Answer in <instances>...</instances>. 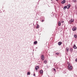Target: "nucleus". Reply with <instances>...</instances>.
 <instances>
[{"mask_svg":"<svg viewBox=\"0 0 77 77\" xmlns=\"http://www.w3.org/2000/svg\"><path fill=\"white\" fill-rule=\"evenodd\" d=\"M73 48L75 49H76V48H77V47H76V46H75V45H74Z\"/></svg>","mask_w":77,"mask_h":77,"instance_id":"7","label":"nucleus"},{"mask_svg":"<svg viewBox=\"0 0 77 77\" xmlns=\"http://www.w3.org/2000/svg\"><path fill=\"white\" fill-rule=\"evenodd\" d=\"M66 50L67 51H69V48H66Z\"/></svg>","mask_w":77,"mask_h":77,"instance_id":"15","label":"nucleus"},{"mask_svg":"<svg viewBox=\"0 0 77 77\" xmlns=\"http://www.w3.org/2000/svg\"><path fill=\"white\" fill-rule=\"evenodd\" d=\"M27 75H30V72H28L27 73Z\"/></svg>","mask_w":77,"mask_h":77,"instance_id":"14","label":"nucleus"},{"mask_svg":"<svg viewBox=\"0 0 77 77\" xmlns=\"http://www.w3.org/2000/svg\"><path fill=\"white\" fill-rule=\"evenodd\" d=\"M74 37L76 38L77 37V35H74Z\"/></svg>","mask_w":77,"mask_h":77,"instance_id":"17","label":"nucleus"},{"mask_svg":"<svg viewBox=\"0 0 77 77\" xmlns=\"http://www.w3.org/2000/svg\"><path fill=\"white\" fill-rule=\"evenodd\" d=\"M40 73H41V74H42L43 73V70H41L40 71Z\"/></svg>","mask_w":77,"mask_h":77,"instance_id":"9","label":"nucleus"},{"mask_svg":"<svg viewBox=\"0 0 77 77\" xmlns=\"http://www.w3.org/2000/svg\"><path fill=\"white\" fill-rule=\"evenodd\" d=\"M73 2H76V0H73Z\"/></svg>","mask_w":77,"mask_h":77,"instance_id":"20","label":"nucleus"},{"mask_svg":"<svg viewBox=\"0 0 77 77\" xmlns=\"http://www.w3.org/2000/svg\"><path fill=\"white\" fill-rule=\"evenodd\" d=\"M68 69L70 71V70H71L72 69V68H68Z\"/></svg>","mask_w":77,"mask_h":77,"instance_id":"13","label":"nucleus"},{"mask_svg":"<svg viewBox=\"0 0 77 77\" xmlns=\"http://www.w3.org/2000/svg\"><path fill=\"white\" fill-rule=\"evenodd\" d=\"M64 23V21H62L61 22V23Z\"/></svg>","mask_w":77,"mask_h":77,"instance_id":"23","label":"nucleus"},{"mask_svg":"<svg viewBox=\"0 0 77 77\" xmlns=\"http://www.w3.org/2000/svg\"><path fill=\"white\" fill-rule=\"evenodd\" d=\"M39 26L38 25H37V26L36 27V28H37V29H38V28H39Z\"/></svg>","mask_w":77,"mask_h":77,"instance_id":"21","label":"nucleus"},{"mask_svg":"<svg viewBox=\"0 0 77 77\" xmlns=\"http://www.w3.org/2000/svg\"><path fill=\"white\" fill-rule=\"evenodd\" d=\"M73 22H74V19H71L69 21V23L71 24V23H73Z\"/></svg>","mask_w":77,"mask_h":77,"instance_id":"1","label":"nucleus"},{"mask_svg":"<svg viewBox=\"0 0 77 77\" xmlns=\"http://www.w3.org/2000/svg\"><path fill=\"white\" fill-rule=\"evenodd\" d=\"M59 0H56V1H58Z\"/></svg>","mask_w":77,"mask_h":77,"instance_id":"29","label":"nucleus"},{"mask_svg":"<svg viewBox=\"0 0 77 77\" xmlns=\"http://www.w3.org/2000/svg\"><path fill=\"white\" fill-rule=\"evenodd\" d=\"M71 5L69 4L66 6V8L67 9H69V7H70Z\"/></svg>","mask_w":77,"mask_h":77,"instance_id":"3","label":"nucleus"},{"mask_svg":"<svg viewBox=\"0 0 77 77\" xmlns=\"http://www.w3.org/2000/svg\"><path fill=\"white\" fill-rule=\"evenodd\" d=\"M42 22H44V20H42Z\"/></svg>","mask_w":77,"mask_h":77,"instance_id":"28","label":"nucleus"},{"mask_svg":"<svg viewBox=\"0 0 77 77\" xmlns=\"http://www.w3.org/2000/svg\"><path fill=\"white\" fill-rule=\"evenodd\" d=\"M33 76H34V77H35V74H33Z\"/></svg>","mask_w":77,"mask_h":77,"instance_id":"25","label":"nucleus"},{"mask_svg":"<svg viewBox=\"0 0 77 77\" xmlns=\"http://www.w3.org/2000/svg\"><path fill=\"white\" fill-rule=\"evenodd\" d=\"M76 27H73L72 29V30H73V31H75V30H76Z\"/></svg>","mask_w":77,"mask_h":77,"instance_id":"4","label":"nucleus"},{"mask_svg":"<svg viewBox=\"0 0 77 77\" xmlns=\"http://www.w3.org/2000/svg\"><path fill=\"white\" fill-rule=\"evenodd\" d=\"M37 43H38V42H37V41H35L34 42V44H37Z\"/></svg>","mask_w":77,"mask_h":77,"instance_id":"11","label":"nucleus"},{"mask_svg":"<svg viewBox=\"0 0 77 77\" xmlns=\"http://www.w3.org/2000/svg\"><path fill=\"white\" fill-rule=\"evenodd\" d=\"M44 63L45 64H46V63H47V60H45L44 61Z\"/></svg>","mask_w":77,"mask_h":77,"instance_id":"10","label":"nucleus"},{"mask_svg":"<svg viewBox=\"0 0 77 77\" xmlns=\"http://www.w3.org/2000/svg\"><path fill=\"white\" fill-rule=\"evenodd\" d=\"M41 58L42 60H44V55H42L41 56Z\"/></svg>","mask_w":77,"mask_h":77,"instance_id":"2","label":"nucleus"},{"mask_svg":"<svg viewBox=\"0 0 77 77\" xmlns=\"http://www.w3.org/2000/svg\"><path fill=\"white\" fill-rule=\"evenodd\" d=\"M39 68H35V69L36 70V71H37V70Z\"/></svg>","mask_w":77,"mask_h":77,"instance_id":"22","label":"nucleus"},{"mask_svg":"<svg viewBox=\"0 0 77 77\" xmlns=\"http://www.w3.org/2000/svg\"><path fill=\"white\" fill-rule=\"evenodd\" d=\"M68 68H72V66H71V64H69L68 66Z\"/></svg>","mask_w":77,"mask_h":77,"instance_id":"8","label":"nucleus"},{"mask_svg":"<svg viewBox=\"0 0 77 77\" xmlns=\"http://www.w3.org/2000/svg\"><path fill=\"white\" fill-rule=\"evenodd\" d=\"M58 25L59 26H61V23H60V22L59 21L58 23Z\"/></svg>","mask_w":77,"mask_h":77,"instance_id":"5","label":"nucleus"},{"mask_svg":"<svg viewBox=\"0 0 77 77\" xmlns=\"http://www.w3.org/2000/svg\"><path fill=\"white\" fill-rule=\"evenodd\" d=\"M67 64L68 65H70L71 64H70V63H69V62H67Z\"/></svg>","mask_w":77,"mask_h":77,"instance_id":"18","label":"nucleus"},{"mask_svg":"<svg viewBox=\"0 0 77 77\" xmlns=\"http://www.w3.org/2000/svg\"><path fill=\"white\" fill-rule=\"evenodd\" d=\"M51 1H52V0H51Z\"/></svg>","mask_w":77,"mask_h":77,"instance_id":"30","label":"nucleus"},{"mask_svg":"<svg viewBox=\"0 0 77 77\" xmlns=\"http://www.w3.org/2000/svg\"><path fill=\"white\" fill-rule=\"evenodd\" d=\"M75 61L77 62V59L75 60Z\"/></svg>","mask_w":77,"mask_h":77,"instance_id":"26","label":"nucleus"},{"mask_svg":"<svg viewBox=\"0 0 77 77\" xmlns=\"http://www.w3.org/2000/svg\"><path fill=\"white\" fill-rule=\"evenodd\" d=\"M56 54H57V55H59V53H56Z\"/></svg>","mask_w":77,"mask_h":77,"instance_id":"19","label":"nucleus"},{"mask_svg":"<svg viewBox=\"0 0 77 77\" xmlns=\"http://www.w3.org/2000/svg\"><path fill=\"white\" fill-rule=\"evenodd\" d=\"M66 6H64L63 8V9L64 10H65L66 9Z\"/></svg>","mask_w":77,"mask_h":77,"instance_id":"16","label":"nucleus"},{"mask_svg":"<svg viewBox=\"0 0 77 77\" xmlns=\"http://www.w3.org/2000/svg\"><path fill=\"white\" fill-rule=\"evenodd\" d=\"M35 68H38V66H36Z\"/></svg>","mask_w":77,"mask_h":77,"instance_id":"27","label":"nucleus"},{"mask_svg":"<svg viewBox=\"0 0 77 77\" xmlns=\"http://www.w3.org/2000/svg\"><path fill=\"white\" fill-rule=\"evenodd\" d=\"M62 44V43L61 42H60L58 43V44L59 45H60Z\"/></svg>","mask_w":77,"mask_h":77,"instance_id":"6","label":"nucleus"},{"mask_svg":"<svg viewBox=\"0 0 77 77\" xmlns=\"http://www.w3.org/2000/svg\"><path fill=\"white\" fill-rule=\"evenodd\" d=\"M54 69V71H56V69L54 68V69Z\"/></svg>","mask_w":77,"mask_h":77,"instance_id":"24","label":"nucleus"},{"mask_svg":"<svg viewBox=\"0 0 77 77\" xmlns=\"http://www.w3.org/2000/svg\"><path fill=\"white\" fill-rule=\"evenodd\" d=\"M62 4H63L64 3H65V0H63L62 2Z\"/></svg>","mask_w":77,"mask_h":77,"instance_id":"12","label":"nucleus"}]
</instances>
